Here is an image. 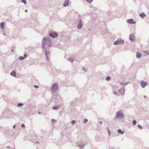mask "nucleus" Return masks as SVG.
Segmentation results:
<instances>
[{"instance_id":"1","label":"nucleus","mask_w":149,"mask_h":149,"mask_svg":"<svg viewBox=\"0 0 149 149\" xmlns=\"http://www.w3.org/2000/svg\"><path fill=\"white\" fill-rule=\"evenodd\" d=\"M58 88V85L56 84H54L51 88V89L52 91H56Z\"/></svg>"},{"instance_id":"2","label":"nucleus","mask_w":149,"mask_h":149,"mask_svg":"<svg viewBox=\"0 0 149 149\" xmlns=\"http://www.w3.org/2000/svg\"><path fill=\"white\" fill-rule=\"evenodd\" d=\"M116 116L117 118H121L123 117V115L121 112L118 111L116 113Z\"/></svg>"},{"instance_id":"3","label":"nucleus","mask_w":149,"mask_h":149,"mask_svg":"<svg viewBox=\"0 0 149 149\" xmlns=\"http://www.w3.org/2000/svg\"><path fill=\"white\" fill-rule=\"evenodd\" d=\"M124 43V41L123 40L119 41V40H117L115 41L114 42V45H118L120 43L123 44Z\"/></svg>"},{"instance_id":"4","label":"nucleus","mask_w":149,"mask_h":149,"mask_svg":"<svg viewBox=\"0 0 149 149\" xmlns=\"http://www.w3.org/2000/svg\"><path fill=\"white\" fill-rule=\"evenodd\" d=\"M127 22L130 24H133L135 23V21L132 19H130L127 20Z\"/></svg>"},{"instance_id":"5","label":"nucleus","mask_w":149,"mask_h":149,"mask_svg":"<svg viewBox=\"0 0 149 149\" xmlns=\"http://www.w3.org/2000/svg\"><path fill=\"white\" fill-rule=\"evenodd\" d=\"M130 40L132 41H134L135 39V36L134 35L131 34L130 35Z\"/></svg>"},{"instance_id":"6","label":"nucleus","mask_w":149,"mask_h":149,"mask_svg":"<svg viewBox=\"0 0 149 149\" xmlns=\"http://www.w3.org/2000/svg\"><path fill=\"white\" fill-rule=\"evenodd\" d=\"M49 36L53 38H55L58 36V34L56 33H52L50 34Z\"/></svg>"},{"instance_id":"7","label":"nucleus","mask_w":149,"mask_h":149,"mask_svg":"<svg viewBox=\"0 0 149 149\" xmlns=\"http://www.w3.org/2000/svg\"><path fill=\"white\" fill-rule=\"evenodd\" d=\"M141 84L143 88H144L146 85V82L142 81L141 82Z\"/></svg>"},{"instance_id":"8","label":"nucleus","mask_w":149,"mask_h":149,"mask_svg":"<svg viewBox=\"0 0 149 149\" xmlns=\"http://www.w3.org/2000/svg\"><path fill=\"white\" fill-rule=\"evenodd\" d=\"M69 0H66L63 3V6H68V2Z\"/></svg>"},{"instance_id":"9","label":"nucleus","mask_w":149,"mask_h":149,"mask_svg":"<svg viewBox=\"0 0 149 149\" xmlns=\"http://www.w3.org/2000/svg\"><path fill=\"white\" fill-rule=\"evenodd\" d=\"M26 54H25L24 55V57H23L22 56H20L19 58V59L20 60H22L23 59H24L25 58H26Z\"/></svg>"},{"instance_id":"10","label":"nucleus","mask_w":149,"mask_h":149,"mask_svg":"<svg viewBox=\"0 0 149 149\" xmlns=\"http://www.w3.org/2000/svg\"><path fill=\"white\" fill-rule=\"evenodd\" d=\"M10 74L11 75L13 76L14 77H15L16 75V73L15 71H13Z\"/></svg>"},{"instance_id":"11","label":"nucleus","mask_w":149,"mask_h":149,"mask_svg":"<svg viewBox=\"0 0 149 149\" xmlns=\"http://www.w3.org/2000/svg\"><path fill=\"white\" fill-rule=\"evenodd\" d=\"M82 26V24H81V22H80L79 23L78 25V26H77V28L78 29H79L81 28V27Z\"/></svg>"},{"instance_id":"12","label":"nucleus","mask_w":149,"mask_h":149,"mask_svg":"<svg viewBox=\"0 0 149 149\" xmlns=\"http://www.w3.org/2000/svg\"><path fill=\"white\" fill-rule=\"evenodd\" d=\"M4 23H1L0 24V26L2 29H3L4 27Z\"/></svg>"},{"instance_id":"13","label":"nucleus","mask_w":149,"mask_h":149,"mask_svg":"<svg viewBox=\"0 0 149 149\" xmlns=\"http://www.w3.org/2000/svg\"><path fill=\"white\" fill-rule=\"evenodd\" d=\"M141 17H143L146 16V15L144 13H142L139 15Z\"/></svg>"},{"instance_id":"14","label":"nucleus","mask_w":149,"mask_h":149,"mask_svg":"<svg viewBox=\"0 0 149 149\" xmlns=\"http://www.w3.org/2000/svg\"><path fill=\"white\" fill-rule=\"evenodd\" d=\"M141 54L139 53H138L136 54V57L138 58H139L141 57Z\"/></svg>"},{"instance_id":"15","label":"nucleus","mask_w":149,"mask_h":149,"mask_svg":"<svg viewBox=\"0 0 149 149\" xmlns=\"http://www.w3.org/2000/svg\"><path fill=\"white\" fill-rule=\"evenodd\" d=\"M118 133H121V134H123L124 132H122L120 129H119L118 130Z\"/></svg>"},{"instance_id":"16","label":"nucleus","mask_w":149,"mask_h":149,"mask_svg":"<svg viewBox=\"0 0 149 149\" xmlns=\"http://www.w3.org/2000/svg\"><path fill=\"white\" fill-rule=\"evenodd\" d=\"M58 108V107L57 106H56L53 107V109H57Z\"/></svg>"},{"instance_id":"17","label":"nucleus","mask_w":149,"mask_h":149,"mask_svg":"<svg viewBox=\"0 0 149 149\" xmlns=\"http://www.w3.org/2000/svg\"><path fill=\"white\" fill-rule=\"evenodd\" d=\"M46 40H47V38H44L43 39V43L44 42H46Z\"/></svg>"},{"instance_id":"18","label":"nucleus","mask_w":149,"mask_h":149,"mask_svg":"<svg viewBox=\"0 0 149 149\" xmlns=\"http://www.w3.org/2000/svg\"><path fill=\"white\" fill-rule=\"evenodd\" d=\"M136 121L135 120H133V124L134 125H135L136 124Z\"/></svg>"},{"instance_id":"19","label":"nucleus","mask_w":149,"mask_h":149,"mask_svg":"<svg viewBox=\"0 0 149 149\" xmlns=\"http://www.w3.org/2000/svg\"><path fill=\"white\" fill-rule=\"evenodd\" d=\"M138 127L140 129H141L142 128V126L140 125H139L138 126Z\"/></svg>"},{"instance_id":"20","label":"nucleus","mask_w":149,"mask_h":149,"mask_svg":"<svg viewBox=\"0 0 149 149\" xmlns=\"http://www.w3.org/2000/svg\"><path fill=\"white\" fill-rule=\"evenodd\" d=\"M23 105V104L22 103H18V105L19 106H22Z\"/></svg>"},{"instance_id":"21","label":"nucleus","mask_w":149,"mask_h":149,"mask_svg":"<svg viewBox=\"0 0 149 149\" xmlns=\"http://www.w3.org/2000/svg\"><path fill=\"white\" fill-rule=\"evenodd\" d=\"M89 3L91 2L93 0H86Z\"/></svg>"},{"instance_id":"22","label":"nucleus","mask_w":149,"mask_h":149,"mask_svg":"<svg viewBox=\"0 0 149 149\" xmlns=\"http://www.w3.org/2000/svg\"><path fill=\"white\" fill-rule=\"evenodd\" d=\"M110 79V77H107L106 78V80L107 81L109 80Z\"/></svg>"},{"instance_id":"23","label":"nucleus","mask_w":149,"mask_h":149,"mask_svg":"<svg viewBox=\"0 0 149 149\" xmlns=\"http://www.w3.org/2000/svg\"><path fill=\"white\" fill-rule=\"evenodd\" d=\"M22 2L24 3L25 4H26V1L25 0H22Z\"/></svg>"},{"instance_id":"24","label":"nucleus","mask_w":149,"mask_h":149,"mask_svg":"<svg viewBox=\"0 0 149 149\" xmlns=\"http://www.w3.org/2000/svg\"><path fill=\"white\" fill-rule=\"evenodd\" d=\"M87 121H88V120L86 119H84V123H86Z\"/></svg>"},{"instance_id":"25","label":"nucleus","mask_w":149,"mask_h":149,"mask_svg":"<svg viewBox=\"0 0 149 149\" xmlns=\"http://www.w3.org/2000/svg\"><path fill=\"white\" fill-rule=\"evenodd\" d=\"M75 122V120H73L72 121V124H74Z\"/></svg>"},{"instance_id":"26","label":"nucleus","mask_w":149,"mask_h":149,"mask_svg":"<svg viewBox=\"0 0 149 149\" xmlns=\"http://www.w3.org/2000/svg\"><path fill=\"white\" fill-rule=\"evenodd\" d=\"M21 127H25V125L24 124H22L21 125Z\"/></svg>"},{"instance_id":"27","label":"nucleus","mask_w":149,"mask_h":149,"mask_svg":"<svg viewBox=\"0 0 149 149\" xmlns=\"http://www.w3.org/2000/svg\"><path fill=\"white\" fill-rule=\"evenodd\" d=\"M34 87L35 88H38V86H36V85H34Z\"/></svg>"},{"instance_id":"28","label":"nucleus","mask_w":149,"mask_h":149,"mask_svg":"<svg viewBox=\"0 0 149 149\" xmlns=\"http://www.w3.org/2000/svg\"><path fill=\"white\" fill-rule=\"evenodd\" d=\"M146 54H149V52H147V51H146Z\"/></svg>"},{"instance_id":"29","label":"nucleus","mask_w":149,"mask_h":149,"mask_svg":"<svg viewBox=\"0 0 149 149\" xmlns=\"http://www.w3.org/2000/svg\"><path fill=\"white\" fill-rule=\"evenodd\" d=\"M52 121L53 122H54L55 121V120L54 119H52Z\"/></svg>"},{"instance_id":"30","label":"nucleus","mask_w":149,"mask_h":149,"mask_svg":"<svg viewBox=\"0 0 149 149\" xmlns=\"http://www.w3.org/2000/svg\"><path fill=\"white\" fill-rule=\"evenodd\" d=\"M25 11L26 12L27 11V10H25Z\"/></svg>"},{"instance_id":"31","label":"nucleus","mask_w":149,"mask_h":149,"mask_svg":"<svg viewBox=\"0 0 149 149\" xmlns=\"http://www.w3.org/2000/svg\"><path fill=\"white\" fill-rule=\"evenodd\" d=\"M7 147L8 148H10V147L9 146H8Z\"/></svg>"},{"instance_id":"32","label":"nucleus","mask_w":149,"mask_h":149,"mask_svg":"<svg viewBox=\"0 0 149 149\" xmlns=\"http://www.w3.org/2000/svg\"><path fill=\"white\" fill-rule=\"evenodd\" d=\"M146 97V96H145H145H144V98H145Z\"/></svg>"},{"instance_id":"33","label":"nucleus","mask_w":149,"mask_h":149,"mask_svg":"<svg viewBox=\"0 0 149 149\" xmlns=\"http://www.w3.org/2000/svg\"><path fill=\"white\" fill-rule=\"evenodd\" d=\"M100 123L101 124H102V123L101 122H100Z\"/></svg>"},{"instance_id":"34","label":"nucleus","mask_w":149,"mask_h":149,"mask_svg":"<svg viewBox=\"0 0 149 149\" xmlns=\"http://www.w3.org/2000/svg\"><path fill=\"white\" fill-rule=\"evenodd\" d=\"M13 127H14V128H15V125H14V126H13Z\"/></svg>"},{"instance_id":"35","label":"nucleus","mask_w":149,"mask_h":149,"mask_svg":"<svg viewBox=\"0 0 149 149\" xmlns=\"http://www.w3.org/2000/svg\"><path fill=\"white\" fill-rule=\"evenodd\" d=\"M39 114H40V113H39Z\"/></svg>"}]
</instances>
